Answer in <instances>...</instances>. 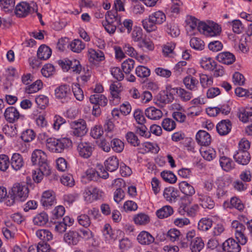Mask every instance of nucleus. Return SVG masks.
<instances>
[{"mask_svg":"<svg viewBox=\"0 0 252 252\" xmlns=\"http://www.w3.org/2000/svg\"><path fill=\"white\" fill-rule=\"evenodd\" d=\"M167 32L173 37H176L180 34V30L174 23H169L166 25Z\"/></svg>","mask_w":252,"mask_h":252,"instance_id":"41","label":"nucleus"},{"mask_svg":"<svg viewBox=\"0 0 252 252\" xmlns=\"http://www.w3.org/2000/svg\"><path fill=\"white\" fill-rule=\"evenodd\" d=\"M179 186L181 191L187 196H191L195 192L194 188L186 181L181 182Z\"/></svg>","mask_w":252,"mask_h":252,"instance_id":"32","label":"nucleus"},{"mask_svg":"<svg viewBox=\"0 0 252 252\" xmlns=\"http://www.w3.org/2000/svg\"><path fill=\"white\" fill-rule=\"evenodd\" d=\"M201 67L209 70H213L216 66V62L211 58L204 57L200 62Z\"/></svg>","mask_w":252,"mask_h":252,"instance_id":"40","label":"nucleus"},{"mask_svg":"<svg viewBox=\"0 0 252 252\" xmlns=\"http://www.w3.org/2000/svg\"><path fill=\"white\" fill-rule=\"evenodd\" d=\"M72 135L76 138H78V141H81V138L84 136L88 131L86 123L83 119L74 121L70 123Z\"/></svg>","mask_w":252,"mask_h":252,"instance_id":"7","label":"nucleus"},{"mask_svg":"<svg viewBox=\"0 0 252 252\" xmlns=\"http://www.w3.org/2000/svg\"><path fill=\"white\" fill-rule=\"evenodd\" d=\"M105 169L110 172L116 170L119 167V160L116 157L112 156L108 158L104 162Z\"/></svg>","mask_w":252,"mask_h":252,"instance_id":"27","label":"nucleus"},{"mask_svg":"<svg viewBox=\"0 0 252 252\" xmlns=\"http://www.w3.org/2000/svg\"><path fill=\"white\" fill-rule=\"evenodd\" d=\"M55 94L56 98L67 102L71 94L70 87L66 84L61 85L55 89Z\"/></svg>","mask_w":252,"mask_h":252,"instance_id":"12","label":"nucleus"},{"mask_svg":"<svg viewBox=\"0 0 252 252\" xmlns=\"http://www.w3.org/2000/svg\"><path fill=\"white\" fill-rule=\"evenodd\" d=\"M51 54V49L44 44L41 45L37 52V56L39 60H46L50 57Z\"/></svg>","mask_w":252,"mask_h":252,"instance_id":"25","label":"nucleus"},{"mask_svg":"<svg viewBox=\"0 0 252 252\" xmlns=\"http://www.w3.org/2000/svg\"><path fill=\"white\" fill-rule=\"evenodd\" d=\"M70 142L67 138H49L46 140V146L52 152L61 153L69 146Z\"/></svg>","mask_w":252,"mask_h":252,"instance_id":"3","label":"nucleus"},{"mask_svg":"<svg viewBox=\"0 0 252 252\" xmlns=\"http://www.w3.org/2000/svg\"><path fill=\"white\" fill-rule=\"evenodd\" d=\"M220 163L222 169L226 172H229L235 167V163L233 160L225 156H222L220 158Z\"/></svg>","mask_w":252,"mask_h":252,"instance_id":"29","label":"nucleus"},{"mask_svg":"<svg viewBox=\"0 0 252 252\" xmlns=\"http://www.w3.org/2000/svg\"><path fill=\"white\" fill-rule=\"evenodd\" d=\"M126 139L128 143L134 147L140 146V141L133 132L129 131L126 135Z\"/></svg>","mask_w":252,"mask_h":252,"instance_id":"43","label":"nucleus"},{"mask_svg":"<svg viewBox=\"0 0 252 252\" xmlns=\"http://www.w3.org/2000/svg\"><path fill=\"white\" fill-rule=\"evenodd\" d=\"M35 102L39 108L44 109L49 103V99L45 95H40L35 98Z\"/></svg>","mask_w":252,"mask_h":252,"instance_id":"58","label":"nucleus"},{"mask_svg":"<svg viewBox=\"0 0 252 252\" xmlns=\"http://www.w3.org/2000/svg\"><path fill=\"white\" fill-rule=\"evenodd\" d=\"M222 249L226 252H240L241 246L233 238H229L222 244Z\"/></svg>","mask_w":252,"mask_h":252,"instance_id":"15","label":"nucleus"},{"mask_svg":"<svg viewBox=\"0 0 252 252\" xmlns=\"http://www.w3.org/2000/svg\"><path fill=\"white\" fill-rule=\"evenodd\" d=\"M178 95L181 100L184 101L189 100L192 97V94L191 92L181 88H178Z\"/></svg>","mask_w":252,"mask_h":252,"instance_id":"55","label":"nucleus"},{"mask_svg":"<svg viewBox=\"0 0 252 252\" xmlns=\"http://www.w3.org/2000/svg\"><path fill=\"white\" fill-rule=\"evenodd\" d=\"M200 205L205 209H211L214 208L215 203L211 198L207 195L198 193Z\"/></svg>","mask_w":252,"mask_h":252,"instance_id":"24","label":"nucleus"},{"mask_svg":"<svg viewBox=\"0 0 252 252\" xmlns=\"http://www.w3.org/2000/svg\"><path fill=\"white\" fill-rule=\"evenodd\" d=\"M9 164L8 157L5 155H0V170L5 171L8 168Z\"/></svg>","mask_w":252,"mask_h":252,"instance_id":"57","label":"nucleus"},{"mask_svg":"<svg viewBox=\"0 0 252 252\" xmlns=\"http://www.w3.org/2000/svg\"><path fill=\"white\" fill-rule=\"evenodd\" d=\"M168 98L164 91H161L157 95L156 103L163 106L171 102Z\"/></svg>","mask_w":252,"mask_h":252,"instance_id":"56","label":"nucleus"},{"mask_svg":"<svg viewBox=\"0 0 252 252\" xmlns=\"http://www.w3.org/2000/svg\"><path fill=\"white\" fill-rule=\"evenodd\" d=\"M202 157L206 160L211 161L216 156V151L212 148H209L207 150H202L200 151Z\"/></svg>","mask_w":252,"mask_h":252,"instance_id":"49","label":"nucleus"},{"mask_svg":"<svg viewBox=\"0 0 252 252\" xmlns=\"http://www.w3.org/2000/svg\"><path fill=\"white\" fill-rule=\"evenodd\" d=\"M216 59L219 62L225 64H231L235 61L234 55L228 52L219 53L216 57Z\"/></svg>","mask_w":252,"mask_h":252,"instance_id":"22","label":"nucleus"},{"mask_svg":"<svg viewBox=\"0 0 252 252\" xmlns=\"http://www.w3.org/2000/svg\"><path fill=\"white\" fill-rule=\"evenodd\" d=\"M135 62L131 59H128L122 63V69L126 74H129L134 66Z\"/></svg>","mask_w":252,"mask_h":252,"instance_id":"46","label":"nucleus"},{"mask_svg":"<svg viewBox=\"0 0 252 252\" xmlns=\"http://www.w3.org/2000/svg\"><path fill=\"white\" fill-rule=\"evenodd\" d=\"M198 31L207 36L213 37L220 35L221 28L218 24L209 21L207 23H200L198 26Z\"/></svg>","mask_w":252,"mask_h":252,"instance_id":"2","label":"nucleus"},{"mask_svg":"<svg viewBox=\"0 0 252 252\" xmlns=\"http://www.w3.org/2000/svg\"><path fill=\"white\" fill-rule=\"evenodd\" d=\"M102 193V192L97 188L89 187L85 189L83 196L87 202L91 203L94 200L100 199Z\"/></svg>","mask_w":252,"mask_h":252,"instance_id":"9","label":"nucleus"},{"mask_svg":"<svg viewBox=\"0 0 252 252\" xmlns=\"http://www.w3.org/2000/svg\"><path fill=\"white\" fill-rule=\"evenodd\" d=\"M90 58L96 61H102L104 59V53L100 50L89 49L88 50Z\"/></svg>","mask_w":252,"mask_h":252,"instance_id":"42","label":"nucleus"},{"mask_svg":"<svg viewBox=\"0 0 252 252\" xmlns=\"http://www.w3.org/2000/svg\"><path fill=\"white\" fill-rule=\"evenodd\" d=\"M47 170L44 172V171L41 170V168H38L37 170H34L32 172V179L33 181L37 183L41 182L43 179V176H48L51 173L50 168H47Z\"/></svg>","mask_w":252,"mask_h":252,"instance_id":"31","label":"nucleus"},{"mask_svg":"<svg viewBox=\"0 0 252 252\" xmlns=\"http://www.w3.org/2000/svg\"><path fill=\"white\" fill-rule=\"evenodd\" d=\"M55 196L52 191H44L42 195L41 203L46 208H48L55 203Z\"/></svg>","mask_w":252,"mask_h":252,"instance_id":"18","label":"nucleus"},{"mask_svg":"<svg viewBox=\"0 0 252 252\" xmlns=\"http://www.w3.org/2000/svg\"><path fill=\"white\" fill-rule=\"evenodd\" d=\"M37 237L42 241L40 242L47 243L53 239V234L47 229H40L36 231Z\"/></svg>","mask_w":252,"mask_h":252,"instance_id":"34","label":"nucleus"},{"mask_svg":"<svg viewBox=\"0 0 252 252\" xmlns=\"http://www.w3.org/2000/svg\"><path fill=\"white\" fill-rule=\"evenodd\" d=\"M135 73L140 78H146L150 76V70L147 67L139 65L136 67Z\"/></svg>","mask_w":252,"mask_h":252,"instance_id":"51","label":"nucleus"},{"mask_svg":"<svg viewBox=\"0 0 252 252\" xmlns=\"http://www.w3.org/2000/svg\"><path fill=\"white\" fill-rule=\"evenodd\" d=\"M72 92L74 95L79 101H82L84 99V94L82 89L80 88L78 84H76L74 86H72Z\"/></svg>","mask_w":252,"mask_h":252,"instance_id":"62","label":"nucleus"},{"mask_svg":"<svg viewBox=\"0 0 252 252\" xmlns=\"http://www.w3.org/2000/svg\"><path fill=\"white\" fill-rule=\"evenodd\" d=\"M117 11L115 12L112 11H108L107 14L105 15V21L108 23H120L121 18L118 17Z\"/></svg>","mask_w":252,"mask_h":252,"instance_id":"52","label":"nucleus"},{"mask_svg":"<svg viewBox=\"0 0 252 252\" xmlns=\"http://www.w3.org/2000/svg\"><path fill=\"white\" fill-rule=\"evenodd\" d=\"M134 223L139 225H145L148 224L150 220L149 217L144 213H139L133 217Z\"/></svg>","mask_w":252,"mask_h":252,"instance_id":"37","label":"nucleus"},{"mask_svg":"<svg viewBox=\"0 0 252 252\" xmlns=\"http://www.w3.org/2000/svg\"><path fill=\"white\" fill-rule=\"evenodd\" d=\"M173 212V209L172 207L166 205L157 210L156 215L158 218L164 219L172 215Z\"/></svg>","mask_w":252,"mask_h":252,"instance_id":"36","label":"nucleus"},{"mask_svg":"<svg viewBox=\"0 0 252 252\" xmlns=\"http://www.w3.org/2000/svg\"><path fill=\"white\" fill-rule=\"evenodd\" d=\"M133 21L131 19H125L122 23L120 20V23H117L118 30L122 33H129L133 27Z\"/></svg>","mask_w":252,"mask_h":252,"instance_id":"28","label":"nucleus"},{"mask_svg":"<svg viewBox=\"0 0 252 252\" xmlns=\"http://www.w3.org/2000/svg\"><path fill=\"white\" fill-rule=\"evenodd\" d=\"M31 161L34 165H37L38 168H41V170H47V168H50L47 160V155L45 152L41 150H35L32 153Z\"/></svg>","mask_w":252,"mask_h":252,"instance_id":"4","label":"nucleus"},{"mask_svg":"<svg viewBox=\"0 0 252 252\" xmlns=\"http://www.w3.org/2000/svg\"><path fill=\"white\" fill-rule=\"evenodd\" d=\"M90 101L91 103L94 104L92 114L95 117L99 116L101 113L100 106H105L108 102L107 97L100 94L91 95L90 97Z\"/></svg>","mask_w":252,"mask_h":252,"instance_id":"5","label":"nucleus"},{"mask_svg":"<svg viewBox=\"0 0 252 252\" xmlns=\"http://www.w3.org/2000/svg\"><path fill=\"white\" fill-rule=\"evenodd\" d=\"M160 175L163 180L166 182L173 184L177 181L176 176L171 171H163L161 172Z\"/></svg>","mask_w":252,"mask_h":252,"instance_id":"47","label":"nucleus"},{"mask_svg":"<svg viewBox=\"0 0 252 252\" xmlns=\"http://www.w3.org/2000/svg\"><path fill=\"white\" fill-rule=\"evenodd\" d=\"M192 252H199L204 247V243L200 237L194 238L189 243Z\"/></svg>","mask_w":252,"mask_h":252,"instance_id":"30","label":"nucleus"},{"mask_svg":"<svg viewBox=\"0 0 252 252\" xmlns=\"http://www.w3.org/2000/svg\"><path fill=\"white\" fill-rule=\"evenodd\" d=\"M162 127L167 131H171L176 127L175 122L172 119L166 118L162 123Z\"/></svg>","mask_w":252,"mask_h":252,"instance_id":"60","label":"nucleus"},{"mask_svg":"<svg viewBox=\"0 0 252 252\" xmlns=\"http://www.w3.org/2000/svg\"><path fill=\"white\" fill-rule=\"evenodd\" d=\"M163 196L167 201L175 202L178 196L177 191L173 187L166 188L164 189Z\"/></svg>","mask_w":252,"mask_h":252,"instance_id":"33","label":"nucleus"},{"mask_svg":"<svg viewBox=\"0 0 252 252\" xmlns=\"http://www.w3.org/2000/svg\"><path fill=\"white\" fill-rule=\"evenodd\" d=\"M61 183L64 186L71 187L74 185V180L70 174L63 175L61 178Z\"/></svg>","mask_w":252,"mask_h":252,"instance_id":"63","label":"nucleus"},{"mask_svg":"<svg viewBox=\"0 0 252 252\" xmlns=\"http://www.w3.org/2000/svg\"><path fill=\"white\" fill-rule=\"evenodd\" d=\"M78 223L85 227H89L91 224V220L88 215L82 214L77 218Z\"/></svg>","mask_w":252,"mask_h":252,"instance_id":"64","label":"nucleus"},{"mask_svg":"<svg viewBox=\"0 0 252 252\" xmlns=\"http://www.w3.org/2000/svg\"><path fill=\"white\" fill-rule=\"evenodd\" d=\"M74 143L77 145V150L80 156L85 158L91 156L94 150L91 143L81 141L74 142Z\"/></svg>","mask_w":252,"mask_h":252,"instance_id":"10","label":"nucleus"},{"mask_svg":"<svg viewBox=\"0 0 252 252\" xmlns=\"http://www.w3.org/2000/svg\"><path fill=\"white\" fill-rule=\"evenodd\" d=\"M10 163L12 168L16 171H18L23 166L24 162L20 154L14 153L11 157Z\"/></svg>","mask_w":252,"mask_h":252,"instance_id":"23","label":"nucleus"},{"mask_svg":"<svg viewBox=\"0 0 252 252\" xmlns=\"http://www.w3.org/2000/svg\"><path fill=\"white\" fill-rule=\"evenodd\" d=\"M250 114V109H245L244 108H241L239 110V111L237 113V116H238L240 121L243 123H247L249 122V117Z\"/></svg>","mask_w":252,"mask_h":252,"instance_id":"54","label":"nucleus"},{"mask_svg":"<svg viewBox=\"0 0 252 252\" xmlns=\"http://www.w3.org/2000/svg\"><path fill=\"white\" fill-rule=\"evenodd\" d=\"M111 147L117 153L121 152L124 148V143L120 139L115 138L111 141Z\"/></svg>","mask_w":252,"mask_h":252,"instance_id":"50","label":"nucleus"},{"mask_svg":"<svg viewBox=\"0 0 252 252\" xmlns=\"http://www.w3.org/2000/svg\"><path fill=\"white\" fill-rule=\"evenodd\" d=\"M70 49L75 53H80L85 47V44L80 39H74L67 45Z\"/></svg>","mask_w":252,"mask_h":252,"instance_id":"35","label":"nucleus"},{"mask_svg":"<svg viewBox=\"0 0 252 252\" xmlns=\"http://www.w3.org/2000/svg\"><path fill=\"white\" fill-rule=\"evenodd\" d=\"M5 120L10 123H13L17 121L20 117H23L20 115L16 108L13 106L7 108L4 113Z\"/></svg>","mask_w":252,"mask_h":252,"instance_id":"14","label":"nucleus"},{"mask_svg":"<svg viewBox=\"0 0 252 252\" xmlns=\"http://www.w3.org/2000/svg\"><path fill=\"white\" fill-rule=\"evenodd\" d=\"M122 90L120 83L116 82L110 85V91L111 94V98L110 102L114 105H118L120 102L121 97L120 94Z\"/></svg>","mask_w":252,"mask_h":252,"instance_id":"11","label":"nucleus"},{"mask_svg":"<svg viewBox=\"0 0 252 252\" xmlns=\"http://www.w3.org/2000/svg\"><path fill=\"white\" fill-rule=\"evenodd\" d=\"M35 134L33 130L31 129L24 131L21 135L22 139L25 142H29L34 139Z\"/></svg>","mask_w":252,"mask_h":252,"instance_id":"53","label":"nucleus"},{"mask_svg":"<svg viewBox=\"0 0 252 252\" xmlns=\"http://www.w3.org/2000/svg\"><path fill=\"white\" fill-rule=\"evenodd\" d=\"M231 128V123L230 121L228 119L221 120L216 126L217 132L221 136L228 134Z\"/></svg>","mask_w":252,"mask_h":252,"instance_id":"16","label":"nucleus"},{"mask_svg":"<svg viewBox=\"0 0 252 252\" xmlns=\"http://www.w3.org/2000/svg\"><path fill=\"white\" fill-rule=\"evenodd\" d=\"M28 186L23 183H15L9 191V194L15 197L18 201H24L28 196Z\"/></svg>","mask_w":252,"mask_h":252,"instance_id":"6","label":"nucleus"},{"mask_svg":"<svg viewBox=\"0 0 252 252\" xmlns=\"http://www.w3.org/2000/svg\"><path fill=\"white\" fill-rule=\"evenodd\" d=\"M32 5H30L26 2H21L17 4L15 7V14L19 17L26 16L30 11L36 12L37 6L35 3L32 2Z\"/></svg>","mask_w":252,"mask_h":252,"instance_id":"8","label":"nucleus"},{"mask_svg":"<svg viewBox=\"0 0 252 252\" xmlns=\"http://www.w3.org/2000/svg\"><path fill=\"white\" fill-rule=\"evenodd\" d=\"M146 116L151 120H159L162 116V112L155 107H149L145 110Z\"/></svg>","mask_w":252,"mask_h":252,"instance_id":"26","label":"nucleus"},{"mask_svg":"<svg viewBox=\"0 0 252 252\" xmlns=\"http://www.w3.org/2000/svg\"><path fill=\"white\" fill-rule=\"evenodd\" d=\"M81 236L75 230H69L64 233L63 240L69 246L76 245L80 240Z\"/></svg>","mask_w":252,"mask_h":252,"instance_id":"13","label":"nucleus"},{"mask_svg":"<svg viewBox=\"0 0 252 252\" xmlns=\"http://www.w3.org/2000/svg\"><path fill=\"white\" fill-rule=\"evenodd\" d=\"M183 83L187 89L192 91L196 88L198 81L196 78L189 75L184 78Z\"/></svg>","mask_w":252,"mask_h":252,"instance_id":"38","label":"nucleus"},{"mask_svg":"<svg viewBox=\"0 0 252 252\" xmlns=\"http://www.w3.org/2000/svg\"><path fill=\"white\" fill-rule=\"evenodd\" d=\"M42 82L40 80H37L28 86L26 89V92L28 94H32L37 92L42 88Z\"/></svg>","mask_w":252,"mask_h":252,"instance_id":"45","label":"nucleus"},{"mask_svg":"<svg viewBox=\"0 0 252 252\" xmlns=\"http://www.w3.org/2000/svg\"><path fill=\"white\" fill-rule=\"evenodd\" d=\"M137 149L139 153L143 154L148 152L158 153L159 151V148L156 144L148 142L140 144Z\"/></svg>","mask_w":252,"mask_h":252,"instance_id":"20","label":"nucleus"},{"mask_svg":"<svg viewBox=\"0 0 252 252\" xmlns=\"http://www.w3.org/2000/svg\"><path fill=\"white\" fill-rule=\"evenodd\" d=\"M48 221V216L44 212L38 214L33 219V222L35 225L43 226Z\"/></svg>","mask_w":252,"mask_h":252,"instance_id":"39","label":"nucleus"},{"mask_svg":"<svg viewBox=\"0 0 252 252\" xmlns=\"http://www.w3.org/2000/svg\"><path fill=\"white\" fill-rule=\"evenodd\" d=\"M200 82L203 88H207L213 84V79L206 74L200 75Z\"/></svg>","mask_w":252,"mask_h":252,"instance_id":"59","label":"nucleus"},{"mask_svg":"<svg viewBox=\"0 0 252 252\" xmlns=\"http://www.w3.org/2000/svg\"><path fill=\"white\" fill-rule=\"evenodd\" d=\"M140 125V126H136V133L141 136L149 138L151 134L150 132L148 131V128L144 124H141Z\"/></svg>","mask_w":252,"mask_h":252,"instance_id":"61","label":"nucleus"},{"mask_svg":"<svg viewBox=\"0 0 252 252\" xmlns=\"http://www.w3.org/2000/svg\"><path fill=\"white\" fill-rule=\"evenodd\" d=\"M166 20V16L161 11L153 12L149 16L148 19L142 21L144 29L148 32L155 31L157 29V25L162 24Z\"/></svg>","mask_w":252,"mask_h":252,"instance_id":"1","label":"nucleus"},{"mask_svg":"<svg viewBox=\"0 0 252 252\" xmlns=\"http://www.w3.org/2000/svg\"><path fill=\"white\" fill-rule=\"evenodd\" d=\"M233 158L239 164H248L251 160V156L247 151H238L233 156Z\"/></svg>","mask_w":252,"mask_h":252,"instance_id":"17","label":"nucleus"},{"mask_svg":"<svg viewBox=\"0 0 252 252\" xmlns=\"http://www.w3.org/2000/svg\"><path fill=\"white\" fill-rule=\"evenodd\" d=\"M191 47L196 50L201 51L204 48V42L200 38L193 37L190 40Z\"/></svg>","mask_w":252,"mask_h":252,"instance_id":"44","label":"nucleus"},{"mask_svg":"<svg viewBox=\"0 0 252 252\" xmlns=\"http://www.w3.org/2000/svg\"><path fill=\"white\" fill-rule=\"evenodd\" d=\"M137 240L141 245H149L155 241V238L149 232L142 231L138 235Z\"/></svg>","mask_w":252,"mask_h":252,"instance_id":"21","label":"nucleus"},{"mask_svg":"<svg viewBox=\"0 0 252 252\" xmlns=\"http://www.w3.org/2000/svg\"><path fill=\"white\" fill-rule=\"evenodd\" d=\"M212 225V221L210 219H202L198 223V228L202 231L208 230Z\"/></svg>","mask_w":252,"mask_h":252,"instance_id":"48","label":"nucleus"},{"mask_svg":"<svg viewBox=\"0 0 252 252\" xmlns=\"http://www.w3.org/2000/svg\"><path fill=\"white\" fill-rule=\"evenodd\" d=\"M196 140L201 146H208L211 142L210 135L206 131L200 130L196 134Z\"/></svg>","mask_w":252,"mask_h":252,"instance_id":"19","label":"nucleus"}]
</instances>
